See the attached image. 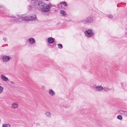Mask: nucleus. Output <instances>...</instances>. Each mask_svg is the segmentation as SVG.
Here are the masks:
<instances>
[{"instance_id":"obj_1","label":"nucleus","mask_w":127,"mask_h":127,"mask_svg":"<svg viewBox=\"0 0 127 127\" xmlns=\"http://www.w3.org/2000/svg\"><path fill=\"white\" fill-rule=\"evenodd\" d=\"M32 3L35 7L41 9L42 12L44 14L49 11L50 8L53 6V5L50 3L46 4L41 0H33Z\"/></svg>"},{"instance_id":"obj_2","label":"nucleus","mask_w":127,"mask_h":127,"mask_svg":"<svg viewBox=\"0 0 127 127\" xmlns=\"http://www.w3.org/2000/svg\"><path fill=\"white\" fill-rule=\"evenodd\" d=\"M12 17L11 21L14 23H20L23 21H32L36 19V16L33 14L30 16H23L19 15H16Z\"/></svg>"},{"instance_id":"obj_3","label":"nucleus","mask_w":127,"mask_h":127,"mask_svg":"<svg viewBox=\"0 0 127 127\" xmlns=\"http://www.w3.org/2000/svg\"><path fill=\"white\" fill-rule=\"evenodd\" d=\"M95 20V18L94 16L91 15L87 17L86 19L82 20L81 21V22L85 24H91L93 23Z\"/></svg>"},{"instance_id":"obj_4","label":"nucleus","mask_w":127,"mask_h":127,"mask_svg":"<svg viewBox=\"0 0 127 127\" xmlns=\"http://www.w3.org/2000/svg\"><path fill=\"white\" fill-rule=\"evenodd\" d=\"M84 33L86 36L88 38L92 37L95 34V32L91 29L86 31L84 32Z\"/></svg>"},{"instance_id":"obj_5","label":"nucleus","mask_w":127,"mask_h":127,"mask_svg":"<svg viewBox=\"0 0 127 127\" xmlns=\"http://www.w3.org/2000/svg\"><path fill=\"white\" fill-rule=\"evenodd\" d=\"M11 59V57L7 55L3 56L1 58V60L3 63H6L8 62Z\"/></svg>"},{"instance_id":"obj_6","label":"nucleus","mask_w":127,"mask_h":127,"mask_svg":"<svg viewBox=\"0 0 127 127\" xmlns=\"http://www.w3.org/2000/svg\"><path fill=\"white\" fill-rule=\"evenodd\" d=\"M94 89L95 91H101L103 90L104 91H106V88L101 85L97 86L94 87Z\"/></svg>"},{"instance_id":"obj_7","label":"nucleus","mask_w":127,"mask_h":127,"mask_svg":"<svg viewBox=\"0 0 127 127\" xmlns=\"http://www.w3.org/2000/svg\"><path fill=\"white\" fill-rule=\"evenodd\" d=\"M0 77L3 81H6L8 80V78L4 74L1 75Z\"/></svg>"},{"instance_id":"obj_8","label":"nucleus","mask_w":127,"mask_h":127,"mask_svg":"<svg viewBox=\"0 0 127 127\" xmlns=\"http://www.w3.org/2000/svg\"><path fill=\"white\" fill-rule=\"evenodd\" d=\"M29 42L31 44H34L35 42V40L32 38H30L28 39Z\"/></svg>"},{"instance_id":"obj_9","label":"nucleus","mask_w":127,"mask_h":127,"mask_svg":"<svg viewBox=\"0 0 127 127\" xmlns=\"http://www.w3.org/2000/svg\"><path fill=\"white\" fill-rule=\"evenodd\" d=\"M48 93L51 96H53L55 95V92L52 89H50L48 91Z\"/></svg>"},{"instance_id":"obj_10","label":"nucleus","mask_w":127,"mask_h":127,"mask_svg":"<svg viewBox=\"0 0 127 127\" xmlns=\"http://www.w3.org/2000/svg\"><path fill=\"white\" fill-rule=\"evenodd\" d=\"M45 115L47 117H51V114L49 111H47L45 113Z\"/></svg>"},{"instance_id":"obj_11","label":"nucleus","mask_w":127,"mask_h":127,"mask_svg":"<svg viewBox=\"0 0 127 127\" xmlns=\"http://www.w3.org/2000/svg\"><path fill=\"white\" fill-rule=\"evenodd\" d=\"M18 104L16 103H13L11 105V107L13 109H16L18 108Z\"/></svg>"},{"instance_id":"obj_12","label":"nucleus","mask_w":127,"mask_h":127,"mask_svg":"<svg viewBox=\"0 0 127 127\" xmlns=\"http://www.w3.org/2000/svg\"><path fill=\"white\" fill-rule=\"evenodd\" d=\"M54 41V39L52 37H50L48 39V41L50 43H52Z\"/></svg>"},{"instance_id":"obj_13","label":"nucleus","mask_w":127,"mask_h":127,"mask_svg":"<svg viewBox=\"0 0 127 127\" xmlns=\"http://www.w3.org/2000/svg\"><path fill=\"white\" fill-rule=\"evenodd\" d=\"M60 13L62 14V16L65 17L66 15V12L63 10H61L60 11Z\"/></svg>"},{"instance_id":"obj_14","label":"nucleus","mask_w":127,"mask_h":127,"mask_svg":"<svg viewBox=\"0 0 127 127\" xmlns=\"http://www.w3.org/2000/svg\"><path fill=\"white\" fill-rule=\"evenodd\" d=\"M2 127H11L10 125L8 124H4L2 125Z\"/></svg>"},{"instance_id":"obj_15","label":"nucleus","mask_w":127,"mask_h":127,"mask_svg":"<svg viewBox=\"0 0 127 127\" xmlns=\"http://www.w3.org/2000/svg\"><path fill=\"white\" fill-rule=\"evenodd\" d=\"M3 87L1 86H0V94L2 93L3 91Z\"/></svg>"},{"instance_id":"obj_16","label":"nucleus","mask_w":127,"mask_h":127,"mask_svg":"<svg viewBox=\"0 0 127 127\" xmlns=\"http://www.w3.org/2000/svg\"><path fill=\"white\" fill-rule=\"evenodd\" d=\"M10 83L11 84H9L8 85H9L11 87H12V86L14 85L15 84L14 82L12 81H10Z\"/></svg>"},{"instance_id":"obj_17","label":"nucleus","mask_w":127,"mask_h":127,"mask_svg":"<svg viewBox=\"0 0 127 127\" xmlns=\"http://www.w3.org/2000/svg\"><path fill=\"white\" fill-rule=\"evenodd\" d=\"M117 118L118 119L121 120L122 119V117L121 115H118Z\"/></svg>"},{"instance_id":"obj_18","label":"nucleus","mask_w":127,"mask_h":127,"mask_svg":"<svg viewBox=\"0 0 127 127\" xmlns=\"http://www.w3.org/2000/svg\"><path fill=\"white\" fill-rule=\"evenodd\" d=\"M61 3L63 4L65 6H67V4L66 2L65 1L62 2H61Z\"/></svg>"},{"instance_id":"obj_19","label":"nucleus","mask_w":127,"mask_h":127,"mask_svg":"<svg viewBox=\"0 0 127 127\" xmlns=\"http://www.w3.org/2000/svg\"><path fill=\"white\" fill-rule=\"evenodd\" d=\"M58 46L59 48L61 49L63 47V46L62 44H58Z\"/></svg>"},{"instance_id":"obj_20","label":"nucleus","mask_w":127,"mask_h":127,"mask_svg":"<svg viewBox=\"0 0 127 127\" xmlns=\"http://www.w3.org/2000/svg\"><path fill=\"white\" fill-rule=\"evenodd\" d=\"M125 111H123L122 110H120V112L121 114L122 115H124V112H125Z\"/></svg>"},{"instance_id":"obj_21","label":"nucleus","mask_w":127,"mask_h":127,"mask_svg":"<svg viewBox=\"0 0 127 127\" xmlns=\"http://www.w3.org/2000/svg\"><path fill=\"white\" fill-rule=\"evenodd\" d=\"M124 115H125V116H127V112L126 111H125V112H124Z\"/></svg>"},{"instance_id":"obj_22","label":"nucleus","mask_w":127,"mask_h":127,"mask_svg":"<svg viewBox=\"0 0 127 127\" xmlns=\"http://www.w3.org/2000/svg\"><path fill=\"white\" fill-rule=\"evenodd\" d=\"M125 35L126 37L127 38V31L125 32Z\"/></svg>"},{"instance_id":"obj_23","label":"nucleus","mask_w":127,"mask_h":127,"mask_svg":"<svg viewBox=\"0 0 127 127\" xmlns=\"http://www.w3.org/2000/svg\"><path fill=\"white\" fill-rule=\"evenodd\" d=\"M3 40L5 41H6L7 40V39L6 38H4L3 39Z\"/></svg>"},{"instance_id":"obj_24","label":"nucleus","mask_w":127,"mask_h":127,"mask_svg":"<svg viewBox=\"0 0 127 127\" xmlns=\"http://www.w3.org/2000/svg\"><path fill=\"white\" fill-rule=\"evenodd\" d=\"M109 16L110 18H112L113 17V16L111 15H109Z\"/></svg>"},{"instance_id":"obj_25","label":"nucleus","mask_w":127,"mask_h":127,"mask_svg":"<svg viewBox=\"0 0 127 127\" xmlns=\"http://www.w3.org/2000/svg\"><path fill=\"white\" fill-rule=\"evenodd\" d=\"M2 7V6H1V5H0V7Z\"/></svg>"},{"instance_id":"obj_26","label":"nucleus","mask_w":127,"mask_h":127,"mask_svg":"<svg viewBox=\"0 0 127 127\" xmlns=\"http://www.w3.org/2000/svg\"><path fill=\"white\" fill-rule=\"evenodd\" d=\"M45 0V1H48L49 0Z\"/></svg>"},{"instance_id":"obj_27","label":"nucleus","mask_w":127,"mask_h":127,"mask_svg":"<svg viewBox=\"0 0 127 127\" xmlns=\"http://www.w3.org/2000/svg\"><path fill=\"white\" fill-rule=\"evenodd\" d=\"M32 18H33V17H32Z\"/></svg>"}]
</instances>
